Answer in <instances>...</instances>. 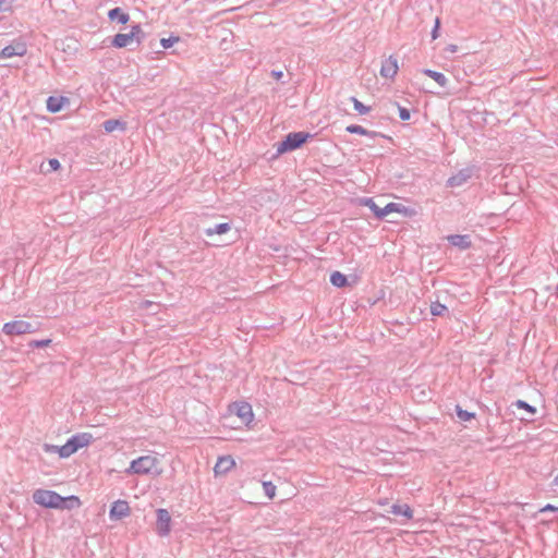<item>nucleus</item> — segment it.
<instances>
[{
	"mask_svg": "<svg viewBox=\"0 0 558 558\" xmlns=\"http://www.w3.org/2000/svg\"><path fill=\"white\" fill-rule=\"evenodd\" d=\"M390 512L395 515H403L407 519H412L413 511L407 504H395L391 506Z\"/></svg>",
	"mask_w": 558,
	"mask_h": 558,
	"instance_id": "nucleus-20",
	"label": "nucleus"
},
{
	"mask_svg": "<svg viewBox=\"0 0 558 558\" xmlns=\"http://www.w3.org/2000/svg\"><path fill=\"white\" fill-rule=\"evenodd\" d=\"M330 282L332 286L337 288H343L348 284V278L340 271H333L330 275Z\"/></svg>",
	"mask_w": 558,
	"mask_h": 558,
	"instance_id": "nucleus-24",
	"label": "nucleus"
},
{
	"mask_svg": "<svg viewBox=\"0 0 558 558\" xmlns=\"http://www.w3.org/2000/svg\"><path fill=\"white\" fill-rule=\"evenodd\" d=\"M131 508L126 500L118 499L111 504L109 518L112 521L121 520L130 515Z\"/></svg>",
	"mask_w": 558,
	"mask_h": 558,
	"instance_id": "nucleus-9",
	"label": "nucleus"
},
{
	"mask_svg": "<svg viewBox=\"0 0 558 558\" xmlns=\"http://www.w3.org/2000/svg\"><path fill=\"white\" fill-rule=\"evenodd\" d=\"M439 28H440V21H439V19H436L435 25L432 29V38L433 39H436L439 36V33H438Z\"/></svg>",
	"mask_w": 558,
	"mask_h": 558,
	"instance_id": "nucleus-35",
	"label": "nucleus"
},
{
	"mask_svg": "<svg viewBox=\"0 0 558 558\" xmlns=\"http://www.w3.org/2000/svg\"><path fill=\"white\" fill-rule=\"evenodd\" d=\"M235 465V461L231 456H223L218 459L214 471L216 475L228 473Z\"/></svg>",
	"mask_w": 558,
	"mask_h": 558,
	"instance_id": "nucleus-15",
	"label": "nucleus"
},
{
	"mask_svg": "<svg viewBox=\"0 0 558 558\" xmlns=\"http://www.w3.org/2000/svg\"><path fill=\"white\" fill-rule=\"evenodd\" d=\"M27 52L26 45L22 41L13 43L3 47L0 51V59H7L12 57H23Z\"/></svg>",
	"mask_w": 558,
	"mask_h": 558,
	"instance_id": "nucleus-11",
	"label": "nucleus"
},
{
	"mask_svg": "<svg viewBox=\"0 0 558 558\" xmlns=\"http://www.w3.org/2000/svg\"><path fill=\"white\" fill-rule=\"evenodd\" d=\"M37 329L36 327L26 320H12L3 325L2 331L8 336H21L25 333H33Z\"/></svg>",
	"mask_w": 558,
	"mask_h": 558,
	"instance_id": "nucleus-5",
	"label": "nucleus"
},
{
	"mask_svg": "<svg viewBox=\"0 0 558 558\" xmlns=\"http://www.w3.org/2000/svg\"><path fill=\"white\" fill-rule=\"evenodd\" d=\"M446 239L450 245L461 251L469 250L472 246L471 236L469 234H450Z\"/></svg>",
	"mask_w": 558,
	"mask_h": 558,
	"instance_id": "nucleus-13",
	"label": "nucleus"
},
{
	"mask_svg": "<svg viewBox=\"0 0 558 558\" xmlns=\"http://www.w3.org/2000/svg\"><path fill=\"white\" fill-rule=\"evenodd\" d=\"M313 134L308 132H290L284 138L277 144L276 157L288 151L301 148Z\"/></svg>",
	"mask_w": 558,
	"mask_h": 558,
	"instance_id": "nucleus-2",
	"label": "nucleus"
},
{
	"mask_svg": "<svg viewBox=\"0 0 558 558\" xmlns=\"http://www.w3.org/2000/svg\"><path fill=\"white\" fill-rule=\"evenodd\" d=\"M456 414L459 420L466 422L475 417L474 412H469L466 410H463L460 405H456Z\"/></svg>",
	"mask_w": 558,
	"mask_h": 558,
	"instance_id": "nucleus-26",
	"label": "nucleus"
},
{
	"mask_svg": "<svg viewBox=\"0 0 558 558\" xmlns=\"http://www.w3.org/2000/svg\"><path fill=\"white\" fill-rule=\"evenodd\" d=\"M156 532L160 537L168 536L171 531V515L165 508L156 510Z\"/></svg>",
	"mask_w": 558,
	"mask_h": 558,
	"instance_id": "nucleus-7",
	"label": "nucleus"
},
{
	"mask_svg": "<svg viewBox=\"0 0 558 558\" xmlns=\"http://www.w3.org/2000/svg\"><path fill=\"white\" fill-rule=\"evenodd\" d=\"M94 437L90 433H77L71 436L63 446L44 445V450L47 453H58L60 458H69L80 449L87 447Z\"/></svg>",
	"mask_w": 558,
	"mask_h": 558,
	"instance_id": "nucleus-1",
	"label": "nucleus"
},
{
	"mask_svg": "<svg viewBox=\"0 0 558 558\" xmlns=\"http://www.w3.org/2000/svg\"><path fill=\"white\" fill-rule=\"evenodd\" d=\"M33 500L41 507L59 509L62 496L54 490L37 489L33 494Z\"/></svg>",
	"mask_w": 558,
	"mask_h": 558,
	"instance_id": "nucleus-4",
	"label": "nucleus"
},
{
	"mask_svg": "<svg viewBox=\"0 0 558 558\" xmlns=\"http://www.w3.org/2000/svg\"><path fill=\"white\" fill-rule=\"evenodd\" d=\"M550 489L553 492H556L558 489V474L555 476V478L550 483Z\"/></svg>",
	"mask_w": 558,
	"mask_h": 558,
	"instance_id": "nucleus-38",
	"label": "nucleus"
},
{
	"mask_svg": "<svg viewBox=\"0 0 558 558\" xmlns=\"http://www.w3.org/2000/svg\"><path fill=\"white\" fill-rule=\"evenodd\" d=\"M102 128H104L105 132H107V133H111L116 130L124 131L125 122L118 120V119H109L102 123Z\"/></svg>",
	"mask_w": 558,
	"mask_h": 558,
	"instance_id": "nucleus-23",
	"label": "nucleus"
},
{
	"mask_svg": "<svg viewBox=\"0 0 558 558\" xmlns=\"http://www.w3.org/2000/svg\"><path fill=\"white\" fill-rule=\"evenodd\" d=\"M131 27H137L138 28V32H136V34L134 36V40L136 41V44L138 46L145 39V33L143 32L141 24H134Z\"/></svg>",
	"mask_w": 558,
	"mask_h": 558,
	"instance_id": "nucleus-32",
	"label": "nucleus"
},
{
	"mask_svg": "<svg viewBox=\"0 0 558 558\" xmlns=\"http://www.w3.org/2000/svg\"><path fill=\"white\" fill-rule=\"evenodd\" d=\"M235 414L242 420L243 423L248 424L252 422L254 414L252 407L247 402H238L234 404Z\"/></svg>",
	"mask_w": 558,
	"mask_h": 558,
	"instance_id": "nucleus-14",
	"label": "nucleus"
},
{
	"mask_svg": "<svg viewBox=\"0 0 558 558\" xmlns=\"http://www.w3.org/2000/svg\"><path fill=\"white\" fill-rule=\"evenodd\" d=\"M422 72L426 76L433 78L440 87L447 86L448 78L444 73L430 69H424Z\"/></svg>",
	"mask_w": 558,
	"mask_h": 558,
	"instance_id": "nucleus-18",
	"label": "nucleus"
},
{
	"mask_svg": "<svg viewBox=\"0 0 558 558\" xmlns=\"http://www.w3.org/2000/svg\"><path fill=\"white\" fill-rule=\"evenodd\" d=\"M398 59L393 54H391L381 61L379 73L384 78L393 80L398 73Z\"/></svg>",
	"mask_w": 558,
	"mask_h": 558,
	"instance_id": "nucleus-10",
	"label": "nucleus"
},
{
	"mask_svg": "<svg viewBox=\"0 0 558 558\" xmlns=\"http://www.w3.org/2000/svg\"><path fill=\"white\" fill-rule=\"evenodd\" d=\"M231 225L229 222L217 223L214 227H208L204 230V233L207 236H213L215 234H225L230 231Z\"/></svg>",
	"mask_w": 558,
	"mask_h": 558,
	"instance_id": "nucleus-19",
	"label": "nucleus"
},
{
	"mask_svg": "<svg viewBox=\"0 0 558 558\" xmlns=\"http://www.w3.org/2000/svg\"><path fill=\"white\" fill-rule=\"evenodd\" d=\"M345 131L350 134H359V135H363V136H368V137H372L374 138L375 136L378 135L377 132L375 131H369L359 124H350L345 128Z\"/></svg>",
	"mask_w": 558,
	"mask_h": 558,
	"instance_id": "nucleus-21",
	"label": "nucleus"
},
{
	"mask_svg": "<svg viewBox=\"0 0 558 558\" xmlns=\"http://www.w3.org/2000/svg\"><path fill=\"white\" fill-rule=\"evenodd\" d=\"M476 167L475 166H469L461 170H459L457 173L452 174L448 178L446 181V186L448 187H459L465 184L474 174Z\"/></svg>",
	"mask_w": 558,
	"mask_h": 558,
	"instance_id": "nucleus-8",
	"label": "nucleus"
},
{
	"mask_svg": "<svg viewBox=\"0 0 558 558\" xmlns=\"http://www.w3.org/2000/svg\"><path fill=\"white\" fill-rule=\"evenodd\" d=\"M363 204L367 206L379 219L385 218L390 213H401L404 208L399 203H388L385 207H383V209H379L374 199L371 197L365 198Z\"/></svg>",
	"mask_w": 558,
	"mask_h": 558,
	"instance_id": "nucleus-6",
	"label": "nucleus"
},
{
	"mask_svg": "<svg viewBox=\"0 0 558 558\" xmlns=\"http://www.w3.org/2000/svg\"><path fill=\"white\" fill-rule=\"evenodd\" d=\"M446 313H448V307L445 304H442L438 301L432 302L430 314L433 316H442Z\"/></svg>",
	"mask_w": 558,
	"mask_h": 558,
	"instance_id": "nucleus-25",
	"label": "nucleus"
},
{
	"mask_svg": "<svg viewBox=\"0 0 558 558\" xmlns=\"http://www.w3.org/2000/svg\"><path fill=\"white\" fill-rule=\"evenodd\" d=\"M108 19L113 22L117 21L120 24H126L130 21V15L119 7L110 9L108 12Z\"/></svg>",
	"mask_w": 558,
	"mask_h": 558,
	"instance_id": "nucleus-17",
	"label": "nucleus"
},
{
	"mask_svg": "<svg viewBox=\"0 0 558 558\" xmlns=\"http://www.w3.org/2000/svg\"><path fill=\"white\" fill-rule=\"evenodd\" d=\"M556 291H557V293H558V284L556 286Z\"/></svg>",
	"mask_w": 558,
	"mask_h": 558,
	"instance_id": "nucleus-39",
	"label": "nucleus"
},
{
	"mask_svg": "<svg viewBox=\"0 0 558 558\" xmlns=\"http://www.w3.org/2000/svg\"><path fill=\"white\" fill-rule=\"evenodd\" d=\"M68 101V98L63 96H49L47 99V110L51 113H57L62 110L64 104Z\"/></svg>",
	"mask_w": 558,
	"mask_h": 558,
	"instance_id": "nucleus-16",
	"label": "nucleus"
},
{
	"mask_svg": "<svg viewBox=\"0 0 558 558\" xmlns=\"http://www.w3.org/2000/svg\"><path fill=\"white\" fill-rule=\"evenodd\" d=\"M81 506V500L77 496L71 495L68 497H62L59 509L63 510H72L78 508Z\"/></svg>",
	"mask_w": 558,
	"mask_h": 558,
	"instance_id": "nucleus-22",
	"label": "nucleus"
},
{
	"mask_svg": "<svg viewBox=\"0 0 558 558\" xmlns=\"http://www.w3.org/2000/svg\"><path fill=\"white\" fill-rule=\"evenodd\" d=\"M539 511H541V512H547V511H551V512H554V511H558V507H557V506H554V505H551V504H547V505H545V506H544Z\"/></svg>",
	"mask_w": 558,
	"mask_h": 558,
	"instance_id": "nucleus-36",
	"label": "nucleus"
},
{
	"mask_svg": "<svg viewBox=\"0 0 558 558\" xmlns=\"http://www.w3.org/2000/svg\"><path fill=\"white\" fill-rule=\"evenodd\" d=\"M158 460L151 456H142L130 463V466L125 470L126 474H150L156 468Z\"/></svg>",
	"mask_w": 558,
	"mask_h": 558,
	"instance_id": "nucleus-3",
	"label": "nucleus"
},
{
	"mask_svg": "<svg viewBox=\"0 0 558 558\" xmlns=\"http://www.w3.org/2000/svg\"><path fill=\"white\" fill-rule=\"evenodd\" d=\"M518 409L525 410L530 414L534 415L536 413V408L534 405H531L524 400H517L513 403Z\"/></svg>",
	"mask_w": 558,
	"mask_h": 558,
	"instance_id": "nucleus-28",
	"label": "nucleus"
},
{
	"mask_svg": "<svg viewBox=\"0 0 558 558\" xmlns=\"http://www.w3.org/2000/svg\"><path fill=\"white\" fill-rule=\"evenodd\" d=\"M270 74L276 80H280L283 76V72L280 70H272Z\"/></svg>",
	"mask_w": 558,
	"mask_h": 558,
	"instance_id": "nucleus-37",
	"label": "nucleus"
},
{
	"mask_svg": "<svg viewBox=\"0 0 558 558\" xmlns=\"http://www.w3.org/2000/svg\"><path fill=\"white\" fill-rule=\"evenodd\" d=\"M397 108H398V113H399V118L402 120V121H408L410 120L411 118V112L409 109H407L405 107H402L400 106L399 104H396Z\"/></svg>",
	"mask_w": 558,
	"mask_h": 558,
	"instance_id": "nucleus-30",
	"label": "nucleus"
},
{
	"mask_svg": "<svg viewBox=\"0 0 558 558\" xmlns=\"http://www.w3.org/2000/svg\"><path fill=\"white\" fill-rule=\"evenodd\" d=\"M180 40V37L179 36H175V35H171L170 37L168 38H161L160 39V45L163 49H169L171 48L175 43H178Z\"/></svg>",
	"mask_w": 558,
	"mask_h": 558,
	"instance_id": "nucleus-29",
	"label": "nucleus"
},
{
	"mask_svg": "<svg viewBox=\"0 0 558 558\" xmlns=\"http://www.w3.org/2000/svg\"><path fill=\"white\" fill-rule=\"evenodd\" d=\"M263 487H264L265 494L269 498H274V496L276 494V486L271 482H264Z\"/></svg>",
	"mask_w": 558,
	"mask_h": 558,
	"instance_id": "nucleus-31",
	"label": "nucleus"
},
{
	"mask_svg": "<svg viewBox=\"0 0 558 558\" xmlns=\"http://www.w3.org/2000/svg\"><path fill=\"white\" fill-rule=\"evenodd\" d=\"M351 101L353 104L354 110H356L360 114H366L371 111V107L364 105L357 98L351 97Z\"/></svg>",
	"mask_w": 558,
	"mask_h": 558,
	"instance_id": "nucleus-27",
	"label": "nucleus"
},
{
	"mask_svg": "<svg viewBox=\"0 0 558 558\" xmlns=\"http://www.w3.org/2000/svg\"><path fill=\"white\" fill-rule=\"evenodd\" d=\"M50 343H51V339L33 340L29 342V347L39 349V348L48 347Z\"/></svg>",
	"mask_w": 558,
	"mask_h": 558,
	"instance_id": "nucleus-33",
	"label": "nucleus"
},
{
	"mask_svg": "<svg viewBox=\"0 0 558 558\" xmlns=\"http://www.w3.org/2000/svg\"><path fill=\"white\" fill-rule=\"evenodd\" d=\"M136 32H138L137 27H131V32L128 34L119 33L114 35L111 40V45L119 49L129 46L132 41H134Z\"/></svg>",
	"mask_w": 558,
	"mask_h": 558,
	"instance_id": "nucleus-12",
	"label": "nucleus"
},
{
	"mask_svg": "<svg viewBox=\"0 0 558 558\" xmlns=\"http://www.w3.org/2000/svg\"><path fill=\"white\" fill-rule=\"evenodd\" d=\"M49 169L48 171H57L60 169L61 163L57 158H51L48 160Z\"/></svg>",
	"mask_w": 558,
	"mask_h": 558,
	"instance_id": "nucleus-34",
	"label": "nucleus"
}]
</instances>
